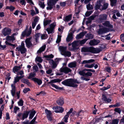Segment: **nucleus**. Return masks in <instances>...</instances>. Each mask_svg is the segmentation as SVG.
Instances as JSON below:
<instances>
[{
    "label": "nucleus",
    "instance_id": "obj_1",
    "mask_svg": "<svg viewBox=\"0 0 124 124\" xmlns=\"http://www.w3.org/2000/svg\"><path fill=\"white\" fill-rule=\"evenodd\" d=\"M80 82L76 79H68L65 80L62 82V83L66 86L76 87L78 86L76 83L79 84Z\"/></svg>",
    "mask_w": 124,
    "mask_h": 124
},
{
    "label": "nucleus",
    "instance_id": "obj_2",
    "mask_svg": "<svg viewBox=\"0 0 124 124\" xmlns=\"http://www.w3.org/2000/svg\"><path fill=\"white\" fill-rule=\"evenodd\" d=\"M71 70L69 68L65 67L61 68L59 71L56 73V75H61L63 74L62 72H64L66 74H67L69 72H71Z\"/></svg>",
    "mask_w": 124,
    "mask_h": 124
},
{
    "label": "nucleus",
    "instance_id": "obj_3",
    "mask_svg": "<svg viewBox=\"0 0 124 124\" xmlns=\"http://www.w3.org/2000/svg\"><path fill=\"white\" fill-rule=\"evenodd\" d=\"M62 81V80L59 79H55L51 80L48 82V83L50 84L53 87L57 89H61L60 88H59L57 85L53 84V83L60 82Z\"/></svg>",
    "mask_w": 124,
    "mask_h": 124
},
{
    "label": "nucleus",
    "instance_id": "obj_4",
    "mask_svg": "<svg viewBox=\"0 0 124 124\" xmlns=\"http://www.w3.org/2000/svg\"><path fill=\"white\" fill-rule=\"evenodd\" d=\"M29 111H26L23 113H19L17 115V118H19L20 119L23 120L24 119L26 118L28 116Z\"/></svg>",
    "mask_w": 124,
    "mask_h": 124
},
{
    "label": "nucleus",
    "instance_id": "obj_5",
    "mask_svg": "<svg viewBox=\"0 0 124 124\" xmlns=\"http://www.w3.org/2000/svg\"><path fill=\"white\" fill-rule=\"evenodd\" d=\"M17 49L20 51L22 54L25 53L27 51L25 47L24 44L23 42H22L21 46L17 48Z\"/></svg>",
    "mask_w": 124,
    "mask_h": 124
},
{
    "label": "nucleus",
    "instance_id": "obj_6",
    "mask_svg": "<svg viewBox=\"0 0 124 124\" xmlns=\"http://www.w3.org/2000/svg\"><path fill=\"white\" fill-rule=\"evenodd\" d=\"M11 30L8 28H5L2 31V33L4 36L9 35L11 33Z\"/></svg>",
    "mask_w": 124,
    "mask_h": 124
},
{
    "label": "nucleus",
    "instance_id": "obj_7",
    "mask_svg": "<svg viewBox=\"0 0 124 124\" xmlns=\"http://www.w3.org/2000/svg\"><path fill=\"white\" fill-rule=\"evenodd\" d=\"M80 0H76L74 1L75 6L76 7L75 8V12L76 14H78L80 12L81 6H79L78 8L76 6L79 4V2Z\"/></svg>",
    "mask_w": 124,
    "mask_h": 124
},
{
    "label": "nucleus",
    "instance_id": "obj_8",
    "mask_svg": "<svg viewBox=\"0 0 124 124\" xmlns=\"http://www.w3.org/2000/svg\"><path fill=\"white\" fill-rule=\"evenodd\" d=\"M53 109L56 113H62L64 109L62 107L57 106L53 107Z\"/></svg>",
    "mask_w": 124,
    "mask_h": 124
},
{
    "label": "nucleus",
    "instance_id": "obj_9",
    "mask_svg": "<svg viewBox=\"0 0 124 124\" xmlns=\"http://www.w3.org/2000/svg\"><path fill=\"white\" fill-rule=\"evenodd\" d=\"M31 26H30L29 30L26 29L22 33V35L23 36L25 35L28 36L31 34Z\"/></svg>",
    "mask_w": 124,
    "mask_h": 124
},
{
    "label": "nucleus",
    "instance_id": "obj_10",
    "mask_svg": "<svg viewBox=\"0 0 124 124\" xmlns=\"http://www.w3.org/2000/svg\"><path fill=\"white\" fill-rule=\"evenodd\" d=\"M108 31V30L106 28H101L99 29L98 33L99 35H101L105 33Z\"/></svg>",
    "mask_w": 124,
    "mask_h": 124
},
{
    "label": "nucleus",
    "instance_id": "obj_11",
    "mask_svg": "<svg viewBox=\"0 0 124 124\" xmlns=\"http://www.w3.org/2000/svg\"><path fill=\"white\" fill-rule=\"evenodd\" d=\"M100 51L101 50L99 48H95L93 47H90V52L96 54L99 53Z\"/></svg>",
    "mask_w": 124,
    "mask_h": 124
},
{
    "label": "nucleus",
    "instance_id": "obj_12",
    "mask_svg": "<svg viewBox=\"0 0 124 124\" xmlns=\"http://www.w3.org/2000/svg\"><path fill=\"white\" fill-rule=\"evenodd\" d=\"M79 45V44L78 41L73 42L72 43V49L70 50H73L75 49H78V47H77V46Z\"/></svg>",
    "mask_w": 124,
    "mask_h": 124
},
{
    "label": "nucleus",
    "instance_id": "obj_13",
    "mask_svg": "<svg viewBox=\"0 0 124 124\" xmlns=\"http://www.w3.org/2000/svg\"><path fill=\"white\" fill-rule=\"evenodd\" d=\"M25 42L27 47L29 48L32 46L30 38L26 39L25 40Z\"/></svg>",
    "mask_w": 124,
    "mask_h": 124
},
{
    "label": "nucleus",
    "instance_id": "obj_14",
    "mask_svg": "<svg viewBox=\"0 0 124 124\" xmlns=\"http://www.w3.org/2000/svg\"><path fill=\"white\" fill-rule=\"evenodd\" d=\"M73 110V109L71 108L70 111L67 113V114L64 117V121L65 122H68L67 120L69 117L70 114L71 113Z\"/></svg>",
    "mask_w": 124,
    "mask_h": 124
},
{
    "label": "nucleus",
    "instance_id": "obj_15",
    "mask_svg": "<svg viewBox=\"0 0 124 124\" xmlns=\"http://www.w3.org/2000/svg\"><path fill=\"white\" fill-rule=\"evenodd\" d=\"M100 42V41L99 40L94 39L91 40L89 43V44L90 46H94L97 45Z\"/></svg>",
    "mask_w": 124,
    "mask_h": 124
},
{
    "label": "nucleus",
    "instance_id": "obj_16",
    "mask_svg": "<svg viewBox=\"0 0 124 124\" xmlns=\"http://www.w3.org/2000/svg\"><path fill=\"white\" fill-rule=\"evenodd\" d=\"M67 47L66 46H60L59 47V49L62 55L67 50Z\"/></svg>",
    "mask_w": 124,
    "mask_h": 124
},
{
    "label": "nucleus",
    "instance_id": "obj_17",
    "mask_svg": "<svg viewBox=\"0 0 124 124\" xmlns=\"http://www.w3.org/2000/svg\"><path fill=\"white\" fill-rule=\"evenodd\" d=\"M23 77V76H17L16 77H15L14 80L13 82V83L11 85H13L15 86L16 83L17 82H18L20 79Z\"/></svg>",
    "mask_w": 124,
    "mask_h": 124
},
{
    "label": "nucleus",
    "instance_id": "obj_18",
    "mask_svg": "<svg viewBox=\"0 0 124 124\" xmlns=\"http://www.w3.org/2000/svg\"><path fill=\"white\" fill-rule=\"evenodd\" d=\"M36 119V117H35L30 123H28V122H23V123L24 124H37V122L35 121Z\"/></svg>",
    "mask_w": 124,
    "mask_h": 124
},
{
    "label": "nucleus",
    "instance_id": "obj_19",
    "mask_svg": "<svg viewBox=\"0 0 124 124\" xmlns=\"http://www.w3.org/2000/svg\"><path fill=\"white\" fill-rule=\"evenodd\" d=\"M77 63L75 62H73L69 63L68 65L69 67L72 68L75 67L77 65Z\"/></svg>",
    "mask_w": 124,
    "mask_h": 124
},
{
    "label": "nucleus",
    "instance_id": "obj_20",
    "mask_svg": "<svg viewBox=\"0 0 124 124\" xmlns=\"http://www.w3.org/2000/svg\"><path fill=\"white\" fill-rule=\"evenodd\" d=\"M107 18V16L105 14L101 15L99 16V19L101 21L106 20Z\"/></svg>",
    "mask_w": 124,
    "mask_h": 124
},
{
    "label": "nucleus",
    "instance_id": "obj_21",
    "mask_svg": "<svg viewBox=\"0 0 124 124\" xmlns=\"http://www.w3.org/2000/svg\"><path fill=\"white\" fill-rule=\"evenodd\" d=\"M32 80L33 81L37 83L38 85H40L42 83V80L36 78H32Z\"/></svg>",
    "mask_w": 124,
    "mask_h": 124
},
{
    "label": "nucleus",
    "instance_id": "obj_22",
    "mask_svg": "<svg viewBox=\"0 0 124 124\" xmlns=\"http://www.w3.org/2000/svg\"><path fill=\"white\" fill-rule=\"evenodd\" d=\"M21 68L20 66H16L13 68V70L14 73H16Z\"/></svg>",
    "mask_w": 124,
    "mask_h": 124
},
{
    "label": "nucleus",
    "instance_id": "obj_23",
    "mask_svg": "<svg viewBox=\"0 0 124 124\" xmlns=\"http://www.w3.org/2000/svg\"><path fill=\"white\" fill-rule=\"evenodd\" d=\"M57 102L59 105H62L64 103L63 99L62 98H59L57 101Z\"/></svg>",
    "mask_w": 124,
    "mask_h": 124
},
{
    "label": "nucleus",
    "instance_id": "obj_24",
    "mask_svg": "<svg viewBox=\"0 0 124 124\" xmlns=\"http://www.w3.org/2000/svg\"><path fill=\"white\" fill-rule=\"evenodd\" d=\"M103 24L105 26L110 28H112L113 27V26L110 24L109 22L108 21L105 22L103 23Z\"/></svg>",
    "mask_w": 124,
    "mask_h": 124
},
{
    "label": "nucleus",
    "instance_id": "obj_25",
    "mask_svg": "<svg viewBox=\"0 0 124 124\" xmlns=\"http://www.w3.org/2000/svg\"><path fill=\"white\" fill-rule=\"evenodd\" d=\"M72 34L71 33L69 34L66 39V40L67 42H69L71 41L72 39Z\"/></svg>",
    "mask_w": 124,
    "mask_h": 124
},
{
    "label": "nucleus",
    "instance_id": "obj_26",
    "mask_svg": "<svg viewBox=\"0 0 124 124\" xmlns=\"http://www.w3.org/2000/svg\"><path fill=\"white\" fill-rule=\"evenodd\" d=\"M90 47H83L81 49V51L83 52H90Z\"/></svg>",
    "mask_w": 124,
    "mask_h": 124
},
{
    "label": "nucleus",
    "instance_id": "obj_27",
    "mask_svg": "<svg viewBox=\"0 0 124 124\" xmlns=\"http://www.w3.org/2000/svg\"><path fill=\"white\" fill-rule=\"evenodd\" d=\"M102 99L107 103H109L111 101V100L110 99L107 98L104 95H103Z\"/></svg>",
    "mask_w": 124,
    "mask_h": 124
},
{
    "label": "nucleus",
    "instance_id": "obj_28",
    "mask_svg": "<svg viewBox=\"0 0 124 124\" xmlns=\"http://www.w3.org/2000/svg\"><path fill=\"white\" fill-rule=\"evenodd\" d=\"M62 55L64 56H65L68 57H70L71 55V52L66 50L63 54Z\"/></svg>",
    "mask_w": 124,
    "mask_h": 124
},
{
    "label": "nucleus",
    "instance_id": "obj_29",
    "mask_svg": "<svg viewBox=\"0 0 124 124\" xmlns=\"http://www.w3.org/2000/svg\"><path fill=\"white\" fill-rule=\"evenodd\" d=\"M12 90H11V93L13 96H14L15 92V86L14 85H11Z\"/></svg>",
    "mask_w": 124,
    "mask_h": 124
},
{
    "label": "nucleus",
    "instance_id": "obj_30",
    "mask_svg": "<svg viewBox=\"0 0 124 124\" xmlns=\"http://www.w3.org/2000/svg\"><path fill=\"white\" fill-rule=\"evenodd\" d=\"M6 39L7 41L13 40L15 39L14 37L12 35L11 36H8L6 37Z\"/></svg>",
    "mask_w": 124,
    "mask_h": 124
},
{
    "label": "nucleus",
    "instance_id": "obj_31",
    "mask_svg": "<svg viewBox=\"0 0 124 124\" xmlns=\"http://www.w3.org/2000/svg\"><path fill=\"white\" fill-rule=\"evenodd\" d=\"M29 111V113L30 112V113L29 115V118L32 119L35 114L36 112L35 111Z\"/></svg>",
    "mask_w": 124,
    "mask_h": 124
},
{
    "label": "nucleus",
    "instance_id": "obj_32",
    "mask_svg": "<svg viewBox=\"0 0 124 124\" xmlns=\"http://www.w3.org/2000/svg\"><path fill=\"white\" fill-rule=\"evenodd\" d=\"M46 47V45H44L43 46H42L38 51L37 53H41L42 52H43V51H44Z\"/></svg>",
    "mask_w": 124,
    "mask_h": 124
},
{
    "label": "nucleus",
    "instance_id": "obj_33",
    "mask_svg": "<svg viewBox=\"0 0 124 124\" xmlns=\"http://www.w3.org/2000/svg\"><path fill=\"white\" fill-rule=\"evenodd\" d=\"M48 3L54 6L56 3L57 1L56 0H48Z\"/></svg>",
    "mask_w": 124,
    "mask_h": 124
},
{
    "label": "nucleus",
    "instance_id": "obj_34",
    "mask_svg": "<svg viewBox=\"0 0 124 124\" xmlns=\"http://www.w3.org/2000/svg\"><path fill=\"white\" fill-rule=\"evenodd\" d=\"M86 38H87V40L88 39H92L93 37V35L91 33L87 34L85 36Z\"/></svg>",
    "mask_w": 124,
    "mask_h": 124
},
{
    "label": "nucleus",
    "instance_id": "obj_35",
    "mask_svg": "<svg viewBox=\"0 0 124 124\" xmlns=\"http://www.w3.org/2000/svg\"><path fill=\"white\" fill-rule=\"evenodd\" d=\"M71 19V15H69L65 17L64 20L65 22H68Z\"/></svg>",
    "mask_w": 124,
    "mask_h": 124
},
{
    "label": "nucleus",
    "instance_id": "obj_36",
    "mask_svg": "<svg viewBox=\"0 0 124 124\" xmlns=\"http://www.w3.org/2000/svg\"><path fill=\"white\" fill-rule=\"evenodd\" d=\"M36 76V74L35 73H31L29 74V76L28 78L29 79H32V78L33 77H35Z\"/></svg>",
    "mask_w": 124,
    "mask_h": 124
},
{
    "label": "nucleus",
    "instance_id": "obj_37",
    "mask_svg": "<svg viewBox=\"0 0 124 124\" xmlns=\"http://www.w3.org/2000/svg\"><path fill=\"white\" fill-rule=\"evenodd\" d=\"M51 22V21L50 20H45L44 21V26H46L48 24H49Z\"/></svg>",
    "mask_w": 124,
    "mask_h": 124
},
{
    "label": "nucleus",
    "instance_id": "obj_38",
    "mask_svg": "<svg viewBox=\"0 0 124 124\" xmlns=\"http://www.w3.org/2000/svg\"><path fill=\"white\" fill-rule=\"evenodd\" d=\"M94 61V60L93 59H90L88 60H84L83 61L82 64H85L87 63H90Z\"/></svg>",
    "mask_w": 124,
    "mask_h": 124
},
{
    "label": "nucleus",
    "instance_id": "obj_39",
    "mask_svg": "<svg viewBox=\"0 0 124 124\" xmlns=\"http://www.w3.org/2000/svg\"><path fill=\"white\" fill-rule=\"evenodd\" d=\"M87 40V39H84L81 41H78L79 44L82 45L85 44L86 41Z\"/></svg>",
    "mask_w": 124,
    "mask_h": 124
},
{
    "label": "nucleus",
    "instance_id": "obj_40",
    "mask_svg": "<svg viewBox=\"0 0 124 124\" xmlns=\"http://www.w3.org/2000/svg\"><path fill=\"white\" fill-rule=\"evenodd\" d=\"M84 111L82 110H80L78 111L77 112H76V114L75 115L78 117L79 116H81V113H84Z\"/></svg>",
    "mask_w": 124,
    "mask_h": 124
},
{
    "label": "nucleus",
    "instance_id": "obj_41",
    "mask_svg": "<svg viewBox=\"0 0 124 124\" xmlns=\"http://www.w3.org/2000/svg\"><path fill=\"white\" fill-rule=\"evenodd\" d=\"M45 112L47 115V116H51L52 113L51 111L47 109L45 110Z\"/></svg>",
    "mask_w": 124,
    "mask_h": 124
},
{
    "label": "nucleus",
    "instance_id": "obj_42",
    "mask_svg": "<svg viewBox=\"0 0 124 124\" xmlns=\"http://www.w3.org/2000/svg\"><path fill=\"white\" fill-rule=\"evenodd\" d=\"M86 70L85 69H84L83 70H80L78 72V73L80 75L82 76L85 75V72L86 71Z\"/></svg>",
    "mask_w": 124,
    "mask_h": 124
},
{
    "label": "nucleus",
    "instance_id": "obj_43",
    "mask_svg": "<svg viewBox=\"0 0 124 124\" xmlns=\"http://www.w3.org/2000/svg\"><path fill=\"white\" fill-rule=\"evenodd\" d=\"M44 57L47 59H51L53 58L54 57V55L52 54H51L49 55H45Z\"/></svg>",
    "mask_w": 124,
    "mask_h": 124
},
{
    "label": "nucleus",
    "instance_id": "obj_44",
    "mask_svg": "<svg viewBox=\"0 0 124 124\" xmlns=\"http://www.w3.org/2000/svg\"><path fill=\"white\" fill-rule=\"evenodd\" d=\"M111 5L112 6H114L116 5L117 0H110Z\"/></svg>",
    "mask_w": 124,
    "mask_h": 124
},
{
    "label": "nucleus",
    "instance_id": "obj_45",
    "mask_svg": "<svg viewBox=\"0 0 124 124\" xmlns=\"http://www.w3.org/2000/svg\"><path fill=\"white\" fill-rule=\"evenodd\" d=\"M39 4L40 7L42 8H44L45 6L44 2L39 1Z\"/></svg>",
    "mask_w": 124,
    "mask_h": 124
},
{
    "label": "nucleus",
    "instance_id": "obj_46",
    "mask_svg": "<svg viewBox=\"0 0 124 124\" xmlns=\"http://www.w3.org/2000/svg\"><path fill=\"white\" fill-rule=\"evenodd\" d=\"M101 6L100 2L99 1H97L95 6L96 9H99Z\"/></svg>",
    "mask_w": 124,
    "mask_h": 124
},
{
    "label": "nucleus",
    "instance_id": "obj_47",
    "mask_svg": "<svg viewBox=\"0 0 124 124\" xmlns=\"http://www.w3.org/2000/svg\"><path fill=\"white\" fill-rule=\"evenodd\" d=\"M84 36V34L81 32L79 34L77 35L76 36V38L77 39H79L82 38Z\"/></svg>",
    "mask_w": 124,
    "mask_h": 124
},
{
    "label": "nucleus",
    "instance_id": "obj_48",
    "mask_svg": "<svg viewBox=\"0 0 124 124\" xmlns=\"http://www.w3.org/2000/svg\"><path fill=\"white\" fill-rule=\"evenodd\" d=\"M53 29L50 27L46 29V30L48 32V34L52 33L53 31Z\"/></svg>",
    "mask_w": 124,
    "mask_h": 124
},
{
    "label": "nucleus",
    "instance_id": "obj_49",
    "mask_svg": "<svg viewBox=\"0 0 124 124\" xmlns=\"http://www.w3.org/2000/svg\"><path fill=\"white\" fill-rule=\"evenodd\" d=\"M94 65L93 64L91 65H89L87 64L85 65V67L88 68H93L94 66Z\"/></svg>",
    "mask_w": 124,
    "mask_h": 124
},
{
    "label": "nucleus",
    "instance_id": "obj_50",
    "mask_svg": "<svg viewBox=\"0 0 124 124\" xmlns=\"http://www.w3.org/2000/svg\"><path fill=\"white\" fill-rule=\"evenodd\" d=\"M36 18H35L33 22L32 23V28L33 29L34 28L36 25V24L37 22L36 21Z\"/></svg>",
    "mask_w": 124,
    "mask_h": 124
},
{
    "label": "nucleus",
    "instance_id": "obj_51",
    "mask_svg": "<svg viewBox=\"0 0 124 124\" xmlns=\"http://www.w3.org/2000/svg\"><path fill=\"white\" fill-rule=\"evenodd\" d=\"M41 39H45L47 38L48 36L46 34H43L41 35Z\"/></svg>",
    "mask_w": 124,
    "mask_h": 124
},
{
    "label": "nucleus",
    "instance_id": "obj_52",
    "mask_svg": "<svg viewBox=\"0 0 124 124\" xmlns=\"http://www.w3.org/2000/svg\"><path fill=\"white\" fill-rule=\"evenodd\" d=\"M119 122L118 120L117 119H115L112 120L111 124H118Z\"/></svg>",
    "mask_w": 124,
    "mask_h": 124
},
{
    "label": "nucleus",
    "instance_id": "obj_53",
    "mask_svg": "<svg viewBox=\"0 0 124 124\" xmlns=\"http://www.w3.org/2000/svg\"><path fill=\"white\" fill-rule=\"evenodd\" d=\"M86 7L87 9L88 10L92 9L93 8L92 5H90L89 4L88 5H87Z\"/></svg>",
    "mask_w": 124,
    "mask_h": 124
},
{
    "label": "nucleus",
    "instance_id": "obj_54",
    "mask_svg": "<svg viewBox=\"0 0 124 124\" xmlns=\"http://www.w3.org/2000/svg\"><path fill=\"white\" fill-rule=\"evenodd\" d=\"M51 61L52 62V68L53 69L55 68L56 67L57 65L56 63L54 62L53 60H51Z\"/></svg>",
    "mask_w": 124,
    "mask_h": 124
},
{
    "label": "nucleus",
    "instance_id": "obj_55",
    "mask_svg": "<svg viewBox=\"0 0 124 124\" xmlns=\"http://www.w3.org/2000/svg\"><path fill=\"white\" fill-rule=\"evenodd\" d=\"M23 101L22 99H20L18 102V105L22 106L23 105Z\"/></svg>",
    "mask_w": 124,
    "mask_h": 124
},
{
    "label": "nucleus",
    "instance_id": "obj_56",
    "mask_svg": "<svg viewBox=\"0 0 124 124\" xmlns=\"http://www.w3.org/2000/svg\"><path fill=\"white\" fill-rule=\"evenodd\" d=\"M48 7H47V9L48 10L51 9L53 7V6L51 5L50 4L48 3Z\"/></svg>",
    "mask_w": 124,
    "mask_h": 124
},
{
    "label": "nucleus",
    "instance_id": "obj_57",
    "mask_svg": "<svg viewBox=\"0 0 124 124\" xmlns=\"http://www.w3.org/2000/svg\"><path fill=\"white\" fill-rule=\"evenodd\" d=\"M36 60L37 62H41L42 61L41 58L39 57H37L35 59Z\"/></svg>",
    "mask_w": 124,
    "mask_h": 124
},
{
    "label": "nucleus",
    "instance_id": "obj_58",
    "mask_svg": "<svg viewBox=\"0 0 124 124\" xmlns=\"http://www.w3.org/2000/svg\"><path fill=\"white\" fill-rule=\"evenodd\" d=\"M61 36H58L57 39L56 41V43H59V42H60L61 40Z\"/></svg>",
    "mask_w": 124,
    "mask_h": 124
},
{
    "label": "nucleus",
    "instance_id": "obj_59",
    "mask_svg": "<svg viewBox=\"0 0 124 124\" xmlns=\"http://www.w3.org/2000/svg\"><path fill=\"white\" fill-rule=\"evenodd\" d=\"M113 13H116V16L118 17H120L121 16V15L118 12H117V10H115L113 11Z\"/></svg>",
    "mask_w": 124,
    "mask_h": 124
},
{
    "label": "nucleus",
    "instance_id": "obj_60",
    "mask_svg": "<svg viewBox=\"0 0 124 124\" xmlns=\"http://www.w3.org/2000/svg\"><path fill=\"white\" fill-rule=\"evenodd\" d=\"M30 90V89L28 88H24L23 91V92L24 93H26Z\"/></svg>",
    "mask_w": 124,
    "mask_h": 124
},
{
    "label": "nucleus",
    "instance_id": "obj_61",
    "mask_svg": "<svg viewBox=\"0 0 124 124\" xmlns=\"http://www.w3.org/2000/svg\"><path fill=\"white\" fill-rule=\"evenodd\" d=\"M114 110L115 111L117 112L120 114L121 111V110L119 108H115Z\"/></svg>",
    "mask_w": 124,
    "mask_h": 124
},
{
    "label": "nucleus",
    "instance_id": "obj_62",
    "mask_svg": "<svg viewBox=\"0 0 124 124\" xmlns=\"http://www.w3.org/2000/svg\"><path fill=\"white\" fill-rule=\"evenodd\" d=\"M110 87V85H109L107 86V87H104L101 88V89L102 90H105L109 88Z\"/></svg>",
    "mask_w": 124,
    "mask_h": 124
},
{
    "label": "nucleus",
    "instance_id": "obj_63",
    "mask_svg": "<svg viewBox=\"0 0 124 124\" xmlns=\"http://www.w3.org/2000/svg\"><path fill=\"white\" fill-rule=\"evenodd\" d=\"M33 69L34 70L35 72H37L38 71V68L37 65H35L33 67Z\"/></svg>",
    "mask_w": 124,
    "mask_h": 124
},
{
    "label": "nucleus",
    "instance_id": "obj_64",
    "mask_svg": "<svg viewBox=\"0 0 124 124\" xmlns=\"http://www.w3.org/2000/svg\"><path fill=\"white\" fill-rule=\"evenodd\" d=\"M55 25L56 23H53L50 24V28L54 29Z\"/></svg>",
    "mask_w": 124,
    "mask_h": 124
}]
</instances>
